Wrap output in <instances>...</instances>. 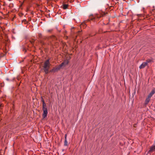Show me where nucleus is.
Returning a JSON list of instances; mask_svg holds the SVG:
<instances>
[{
    "label": "nucleus",
    "instance_id": "1",
    "mask_svg": "<svg viewBox=\"0 0 155 155\" xmlns=\"http://www.w3.org/2000/svg\"><path fill=\"white\" fill-rule=\"evenodd\" d=\"M50 65V64L49 59L47 60L45 62L43 68L44 71L46 74H47L48 73Z\"/></svg>",
    "mask_w": 155,
    "mask_h": 155
},
{
    "label": "nucleus",
    "instance_id": "2",
    "mask_svg": "<svg viewBox=\"0 0 155 155\" xmlns=\"http://www.w3.org/2000/svg\"><path fill=\"white\" fill-rule=\"evenodd\" d=\"M101 15L99 16L98 15H96L94 17L93 16V15H92V17H91V16H90V18L91 19V20H93V19H96V18H100L101 16H103L104 15H105L106 13L105 12H101V13H100Z\"/></svg>",
    "mask_w": 155,
    "mask_h": 155
},
{
    "label": "nucleus",
    "instance_id": "3",
    "mask_svg": "<svg viewBox=\"0 0 155 155\" xmlns=\"http://www.w3.org/2000/svg\"><path fill=\"white\" fill-rule=\"evenodd\" d=\"M43 110V114H42V117L43 118H46L48 114L47 108L42 109Z\"/></svg>",
    "mask_w": 155,
    "mask_h": 155
},
{
    "label": "nucleus",
    "instance_id": "4",
    "mask_svg": "<svg viewBox=\"0 0 155 155\" xmlns=\"http://www.w3.org/2000/svg\"><path fill=\"white\" fill-rule=\"evenodd\" d=\"M61 67V66L60 65H59L58 67L56 68H54L52 69L50 71V72H56L58 71H59Z\"/></svg>",
    "mask_w": 155,
    "mask_h": 155
},
{
    "label": "nucleus",
    "instance_id": "5",
    "mask_svg": "<svg viewBox=\"0 0 155 155\" xmlns=\"http://www.w3.org/2000/svg\"><path fill=\"white\" fill-rule=\"evenodd\" d=\"M147 65V62H143L142 64L139 66V68L140 69H142L144 68Z\"/></svg>",
    "mask_w": 155,
    "mask_h": 155
},
{
    "label": "nucleus",
    "instance_id": "6",
    "mask_svg": "<svg viewBox=\"0 0 155 155\" xmlns=\"http://www.w3.org/2000/svg\"><path fill=\"white\" fill-rule=\"evenodd\" d=\"M155 93V89H153L152 91L148 95V97L149 98H150L153 95V94Z\"/></svg>",
    "mask_w": 155,
    "mask_h": 155
},
{
    "label": "nucleus",
    "instance_id": "7",
    "mask_svg": "<svg viewBox=\"0 0 155 155\" xmlns=\"http://www.w3.org/2000/svg\"><path fill=\"white\" fill-rule=\"evenodd\" d=\"M68 63V60H65L64 62H62L60 65L62 67L63 66H65L67 65Z\"/></svg>",
    "mask_w": 155,
    "mask_h": 155
},
{
    "label": "nucleus",
    "instance_id": "8",
    "mask_svg": "<svg viewBox=\"0 0 155 155\" xmlns=\"http://www.w3.org/2000/svg\"><path fill=\"white\" fill-rule=\"evenodd\" d=\"M150 98H149L148 97L146 98L145 101V105H147L149 103L150 100Z\"/></svg>",
    "mask_w": 155,
    "mask_h": 155
},
{
    "label": "nucleus",
    "instance_id": "9",
    "mask_svg": "<svg viewBox=\"0 0 155 155\" xmlns=\"http://www.w3.org/2000/svg\"><path fill=\"white\" fill-rule=\"evenodd\" d=\"M155 150V146H153L151 147L150 148V150H149V152H152Z\"/></svg>",
    "mask_w": 155,
    "mask_h": 155
},
{
    "label": "nucleus",
    "instance_id": "10",
    "mask_svg": "<svg viewBox=\"0 0 155 155\" xmlns=\"http://www.w3.org/2000/svg\"><path fill=\"white\" fill-rule=\"evenodd\" d=\"M68 6V5L65 4H63L62 5V8L64 9H65L67 8Z\"/></svg>",
    "mask_w": 155,
    "mask_h": 155
},
{
    "label": "nucleus",
    "instance_id": "11",
    "mask_svg": "<svg viewBox=\"0 0 155 155\" xmlns=\"http://www.w3.org/2000/svg\"><path fill=\"white\" fill-rule=\"evenodd\" d=\"M43 107L42 109H45L47 108L46 104L45 102L42 103Z\"/></svg>",
    "mask_w": 155,
    "mask_h": 155
},
{
    "label": "nucleus",
    "instance_id": "12",
    "mask_svg": "<svg viewBox=\"0 0 155 155\" xmlns=\"http://www.w3.org/2000/svg\"><path fill=\"white\" fill-rule=\"evenodd\" d=\"M151 61H152V60L150 59H147L146 61H145L146 62H147V64H148V63L150 62Z\"/></svg>",
    "mask_w": 155,
    "mask_h": 155
},
{
    "label": "nucleus",
    "instance_id": "13",
    "mask_svg": "<svg viewBox=\"0 0 155 155\" xmlns=\"http://www.w3.org/2000/svg\"><path fill=\"white\" fill-rule=\"evenodd\" d=\"M68 144V141L67 140H65L64 142V146H67Z\"/></svg>",
    "mask_w": 155,
    "mask_h": 155
},
{
    "label": "nucleus",
    "instance_id": "14",
    "mask_svg": "<svg viewBox=\"0 0 155 155\" xmlns=\"http://www.w3.org/2000/svg\"><path fill=\"white\" fill-rule=\"evenodd\" d=\"M38 36L39 38H42V35L41 34H40V33L38 34Z\"/></svg>",
    "mask_w": 155,
    "mask_h": 155
},
{
    "label": "nucleus",
    "instance_id": "15",
    "mask_svg": "<svg viewBox=\"0 0 155 155\" xmlns=\"http://www.w3.org/2000/svg\"><path fill=\"white\" fill-rule=\"evenodd\" d=\"M52 29H50L47 30V31L48 32H51L52 31Z\"/></svg>",
    "mask_w": 155,
    "mask_h": 155
},
{
    "label": "nucleus",
    "instance_id": "16",
    "mask_svg": "<svg viewBox=\"0 0 155 155\" xmlns=\"http://www.w3.org/2000/svg\"><path fill=\"white\" fill-rule=\"evenodd\" d=\"M3 86H4V85H3V83H1L0 84V87H3Z\"/></svg>",
    "mask_w": 155,
    "mask_h": 155
},
{
    "label": "nucleus",
    "instance_id": "17",
    "mask_svg": "<svg viewBox=\"0 0 155 155\" xmlns=\"http://www.w3.org/2000/svg\"><path fill=\"white\" fill-rule=\"evenodd\" d=\"M41 101L42 103L45 102L44 100L42 98Z\"/></svg>",
    "mask_w": 155,
    "mask_h": 155
},
{
    "label": "nucleus",
    "instance_id": "18",
    "mask_svg": "<svg viewBox=\"0 0 155 155\" xmlns=\"http://www.w3.org/2000/svg\"><path fill=\"white\" fill-rule=\"evenodd\" d=\"M67 140V134H66L65 136V140Z\"/></svg>",
    "mask_w": 155,
    "mask_h": 155
},
{
    "label": "nucleus",
    "instance_id": "19",
    "mask_svg": "<svg viewBox=\"0 0 155 155\" xmlns=\"http://www.w3.org/2000/svg\"><path fill=\"white\" fill-rule=\"evenodd\" d=\"M6 80H7V81H9V79L8 78H7L6 79Z\"/></svg>",
    "mask_w": 155,
    "mask_h": 155
},
{
    "label": "nucleus",
    "instance_id": "20",
    "mask_svg": "<svg viewBox=\"0 0 155 155\" xmlns=\"http://www.w3.org/2000/svg\"><path fill=\"white\" fill-rule=\"evenodd\" d=\"M53 38H54V39H55V37L54 36H53Z\"/></svg>",
    "mask_w": 155,
    "mask_h": 155
},
{
    "label": "nucleus",
    "instance_id": "21",
    "mask_svg": "<svg viewBox=\"0 0 155 155\" xmlns=\"http://www.w3.org/2000/svg\"><path fill=\"white\" fill-rule=\"evenodd\" d=\"M80 31H78V33H80Z\"/></svg>",
    "mask_w": 155,
    "mask_h": 155
},
{
    "label": "nucleus",
    "instance_id": "22",
    "mask_svg": "<svg viewBox=\"0 0 155 155\" xmlns=\"http://www.w3.org/2000/svg\"><path fill=\"white\" fill-rule=\"evenodd\" d=\"M24 21H26V20H24Z\"/></svg>",
    "mask_w": 155,
    "mask_h": 155
}]
</instances>
